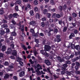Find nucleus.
Returning <instances> with one entry per match:
<instances>
[{"instance_id":"f257e3e1","label":"nucleus","mask_w":80,"mask_h":80,"mask_svg":"<svg viewBox=\"0 0 80 80\" xmlns=\"http://www.w3.org/2000/svg\"><path fill=\"white\" fill-rule=\"evenodd\" d=\"M41 53L43 55H45L47 57H48V53L46 52V51L43 50H42L40 51Z\"/></svg>"},{"instance_id":"f03ea898","label":"nucleus","mask_w":80,"mask_h":80,"mask_svg":"<svg viewBox=\"0 0 80 80\" xmlns=\"http://www.w3.org/2000/svg\"><path fill=\"white\" fill-rule=\"evenodd\" d=\"M12 55L17 57V51L16 50H14L11 52Z\"/></svg>"},{"instance_id":"7ed1b4c3","label":"nucleus","mask_w":80,"mask_h":80,"mask_svg":"<svg viewBox=\"0 0 80 80\" xmlns=\"http://www.w3.org/2000/svg\"><path fill=\"white\" fill-rule=\"evenodd\" d=\"M25 72L24 71H21L19 73V75L20 77H23L25 76Z\"/></svg>"},{"instance_id":"20e7f679","label":"nucleus","mask_w":80,"mask_h":80,"mask_svg":"<svg viewBox=\"0 0 80 80\" xmlns=\"http://www.w3.org/2000/svg\"><path fill=\"white\" fill-rule=\"evenodd\" d=\"M44 62L47 65H51V62H50V61L48 60L45 59L44 60Z\"/></svg>"},{"instance_id":"39448f33","label":"nucleus","mask_w":80,"mask_h":80,"mask_svg":"<svg viewBox=\"0 0 80 80\" xmlns=\"http://www.w3.org/2000/svg\"><path fill=\"white\" fill-rule=\"evenodd\" d=\"M51 47L48 45H46V47L45 48V50L46 51H50Z\"/></svg>"},{"instance_id":"423d86ee","label":"nucleus","mask_w":80,"mask_h":80,"mask_svg":"<svg viewBox=\"0 0 80 80\" xmlns=\"http://www.w3.org/2000/svg\"><path fill=\"white\" fill-rule=\"evenodd\" d=\"M60 38V35H58L57 36V42H60L61 41V39Z\"/></svg>"},{"instance_id":"0eeeda50","label":"nucleus","mask_w":80,"mask_h":80,"mask_svg":"<svg viewBox=\"0 0 80 80\" xmlns=\"http://www.w3.org/2000/svg\"><path fill=\"white\" fill-rule=\"evenodd\" d=\"M36 24V23H35V21H31L29 23V25H32V26H35Z\"/></svg>"},{"instance_id":"6e6552de","label":"nucleus","mask_w":80,"mask_h":80,"mask_svg":"<svg viewBox=\"0 0 80 80\" xmlns=\"http://www.w3.org/2000/svg\"><path fill=\"white\" fill-rule=\"evenodd\" d=\"M6 46H2V48L1 49V51L2 52H5L6 50Z\"/></svg>"},{"instance_id":"1a4fd4ad","label":"nucleus","mask_w":80,"mask_h":80,"mask_svg":"<svg viewBox=\"0 0 80 80\" xmlns=\"http://www.w3.org/2000/svg\"><path fill=\"white\" fill-rule=\"evenodd\" d=\"M29 13L31 16H33L34 15V12L33 10H31L29 12Z\"/></svg>"},{"instance_id":"9d476101","label":"nucleus","mask_w":80,"mask_h":80,"mask_svg":"<svg viewBox=\"0 0 80 80\" xmlns=\"http://www.w3.org/2000/svg\"><path fill=\"white\" fill-rule=\"evenodd\" d=\"M27 7L28 8L29 10H31L32 8H31V5L30 3H28L27 4Z\"/></svg>"},{"instance_id":"9b49d317","label":"nucleus","mask_w":80,"mask_h":80,"mask_svg":"<svg viewBox=\"0 0 80 80\" xmlns=\"http://www.w3.org/2000/svg\"><path fill=\"white\" fill-rule=\"evenodd\" d=\"M10 77V76L8 74H6L5 75V76H4V78L5 79H7V78H8Z\"/></svg>"},{"instance_id":"f8f14e48","label":"nucleus","mask_w":80,"mask_h":80,"mask_svg":"<svg viewBox=\"0 0 80 80\" xmlns=\"http://www.w3.org/2000/svg\"><path fill=\"white\" fill-rule=\"evenodd\" d=\"M3 28H4L5 29H7L8 28V25L5 24H4L2 25Z\"/></svg>"},{"instance_id":"ddd939ff","label":"nucleus","mask_w":80,"mask_h":80,"mask_svg":"<svg viewBox=\"0 0 80 80\" xmlns=\"http://www.w3.org/2000/svg\"><path fill=\"white\" fill-rule=\"evenodd\" d=\"M3 13H4V11H3V9H0V14L3 15Z\"/></svg>"},{"instance_id":"4468645a","label":"nucleus","mask_w":80,"mask_h":80,"mask_svg":"<svg viewBox=\"0 0 80 80\" xmlns=\"http://www.w3.org/2000/svg\"><path fill=\"white\" fill-rule=\"evenodd\" d=\"M11 35L12 36H14V37H16L17 36V33L15 32H12Z\"/></svg>"},{"instance_id":"2eb2a0df","label":"nucleus","mask_w":80,"mask_h":80,"mask_svg":"<svg viewBox=\"0 0 80 80\" xmlns=\"http://www.w3.org/2000/svg\"><path fill=\"white\" fill-rule=\"evenodd\" d=\"M47 12H48L47 10L46 9H45L43 10V13H44V15H47Z\"/></svg>"},{"instance_id":"dca6fc26","label":"nucleus","mask_w":80,"mask_h":80,"mask_svg":"<svg viewBox=\"0 0 80 80\" xmlns=\"http://www.w3.org/2000/svg\"><path fill=\"white\" fill-rule=\"evenodd\" d=\"M18 15V14L17 13H14L12 15V16L15 18H17Z\"/></svg>"},{"instance_id":"f3484780","label":"nucleus","mask_w":80,"mask_h":80,"mask_svg":"<svg viewBox=\"0 0 80 80\" xmlns=\"http://www.w3.org/2000/svg\"><path fill=\"white\" fill-rule=\"evenodd\" d=\"M8 17L9 19H11L13 18V14H10L8 15Z\"/></svg>"},{"instance_id":"a211bd4d","label":"nucleus","mask_w":80,"mask_h":80,"mask_svg":"<svg viewBox=\"0 0 80 80\" xmlns=\"http://www.w3.org/2000/svg\"><path fill=\"white\" fill-rule=\"evenodd\" d=\"M58 60H59V61L61 62H62L63 61V60L62 59H61V57H58Z\"/></svg>"},{"instance_id":"6ab92c4d","label":"nucleus","mask_w":80,"mask_h":80,"mask_svg":"<svg viewBox=\"0 0 80 80\" xmlns=\"http://www.w3.org/2000/svg\"><path fill=\"white\" fill-rule=\"evenodd\" d=\"M19 64L20 65L21 67H23V65L24 64H23V62L21 61H19Z\"/></svg>"},{"instance_id":"aec40b11","label":"nucleus","mask_w":80,"mask_h":80,"mask_svg":"<svg viewBox=\"0 0 80 80\" xmlns=\"http://www.w3.org/2000/svg\"><path fill=\"white\" fill-rule=\"evenodd\" d=\"M38 1L37 0H35L34 1V4L35 5H38Z\"/></svg>"},{"instance_id":"412c9836","label":"nucleus","mask_w":80,"mask_h":80,"mask_svg":"<svg viewBox=\"0 0 80 80\" xmlns=\"http://www.w3.org/2000/svg\"><path fill=\"white\" fill-rule=\"evenodd\" d=\"M18 68H20V69L18 70L17 71V72H20L22 71V67L20 66H18Z\"/></svg>"},{"instance_id":"4be33fe9","label":"nucleus","mask_w":80,"mask_h":80,"mask_svg":"<svg viewBox=\"0 0 80 80\" xmlns=\"http://www.w3.org/2000/svg\"><path fill=\"white\" fill-rule=\"evenodd\" d=\"M16 3L18 4H21L22 3V1L21 0H18L16 1Z\"/></svg>"},{"instance_id":"5701e85b","label":"nucleus","mask_w":80,"mask_h":80,"mask_svg":"<svg viewBox=\"0 0 80 80\" xmlns=\"http://www.w3.org/2000/svg\"><path fill=\"white\" fill-rule=\"evenodd\" d=\"M4 54L2 52H0V58H3Z\"/></svg>"},{"instance_id":"b1692460","label":"nucleus","mask_w":80,"mask_h":80,"mask_svg":"<svg viewBox=\"0 0 80 80\" xmlns=\"http://www.w3.org/2000/svg\"><path fill=\"white\" fill-rule=\"evenodd\" d=\"M80 47V46L79 45H77L75 46L74 47V48L75 49H76V50H78V48H79V47Z\"/></svg>"},{"instance_id":"393cba45","label":"nucleus","mask_w":80,"mask_h":80,"mask_svg":"<svg viewBox=\"0 0 80 80\" xmlns=\"http://www.w3.org/2000/svg\"><path fill=\"white\" fill-rule=\"evenodd\" d=\"M9 58H11V59H12V60H15V57H14L13 55L11 56Z\"/></svg>"},{"instance_id":"a878e982","label":"nucleus","mask_w":80,"mask_h":80,"mask_svg":"<svg viewBox=\"0 0 80 80\" xmlns=\"http://www.w3.org/2000/svg\"><path fill=\"white\" fill-rule=\"evenodd\" d=\"M72 17H77V14H76L75 12H73L72 13Z\"/></svg>"},{"instance_id":"bb28decb","label":"nucleus","mask_w":80,"mask_h":80,"mask_svg":"<svg viewBox=\"0 0 80 80\" xmlns=\"http://www.w3.org/2000/svg\"><path fill=\"white\" fill-rule=\"evenodd\" d=\"M6 33L7 34H8V33H10V29L8 28L6 29Z\"/></svg>"},{"instance_id":"cd10ccee","label":"nucleus","mask_w":80,"mask_h":80,"mask_svg":"<svg viewBox=\"0 0 80 80\" xmlns=\"http://www.w3.org/2000/svg\"><path fill=\"white\" fill-rule=\"evenodd\" d=\"M36 18H40V14L38 13H37L36 15Z\"/></svg>"},{"instance_id":"c85d7f7f","label":"nucleus","mask_w":80,"mask_h":80,"mask_svg":"<svg viewBox=\"0 0 80 80\" xmlns=\"http://www.w3.org/2000/svg\"><path fill=\"white\" fill-rule=\"evenodd\" d=\"M5 32L3 31H1L0 32V34L1 35H4V34H5Z\"/></svg>"},{"instance_id":"c756f323","label":"nucleus","mask_w":80,"mask_h":80,"mask_svg":"<svg viewBox=\"0 0 80 80\" xmlns=\"http://www.w3.org/2000/svg\"><path fill=\"white\" fill-rule=\"evenodd\" d=\"M30 32L32 33V34H34L35 33V31H34V30L32 29H31L30 30Z\"/></svg>"},{"instance_id":"7c9ffc66","label":"nucleus","mask_w":80,"mask_h":80,"mask_svg":"<svg viewBox=\"0 0 80 80\" xmlns=\"http://www.w3.org/2000/svg\"><path fill=\"white\" fill-rule=\"evenodd\" d=\"M8 62L7 61L5 62V63H4V64L5 66H8L9 65Z\"/></svg>"},{"instance_id":"2f4dec72","label":"nucleus","mask_w":80,"mask_h":80,"mask_svg":"<svg viewBox=\"0 0 80 80\" xmlns=\"http://www.w3.org/2000/svg\"><path fill=\"white\" fill-rule=\"evenodd\" d=\"M14 47H15V45L13 44H12L10 45V47L12 48V49L14 48Z\"/></svg>"},{"instance_id":"473e14b6","label":"nucleus","mask_w":80,"mask_h":80,"mask_svg":"<svg viewBox=\"0 0 80 80\" xmlns=\"http://www.w3.org/2000/svg\"><path fill=\"white\" fill-rule=\"evenodd\" d=\"M28 69L29 72H30L31 70V71H33V68H29Z\"/></svg>"},{"instance_id":"72a5a7b5","label":"nucleus","mask_w":80,"mask_h":80,"mask_svg":"<svg viewBox=\"0 0 80 80\" xmlns=\"http://www.w3.org/2000/svg\"><path fill=\"white\" fill-rule=\"evenodd\" d=\"M29 10L30 9H28V8L27 7H26L24 10V11H26V12H28Z\"/></svg>"},{"instance_id":"f704fd0d","label":"nucleus","mask_w":80,"mask_h":80,"mask_svg":"<svg viewBox=\"0 0 80 80\" xmlns=\"http://www.w3.org/2000/svg\"><path fill=\"white\" fill-rule=\"evenodd\" d=\"M34 10L35 12H38V7H35L34 8Z\"/></svg>"},{"instance_id":"c9c22d12","label":"nucleus","mask_w":80,"mask_h":80,"mask_svg":"<svg viewBox=\"0 0 80 80\" xmlns=\"http://www.w3.org/2000/svg\"><path fill=\"white\" fill-rule=\"evenodd\" d=\"M67 30V27H64L63 29V32H66Z\"/></svg>"},{"instance_id":"e433bc0d","label":"nucleus","mask_w":80,"mask_h":80,"mask_svg":"<svg viewBox=\"0 0 80 80\" xmlns=\"http://www.w3.org/2000/svg\"><path fill=\"white\" fill-rule=\"evenodd\" d=\"M42 43L43 45H45V44H46V40L43 39L42 41Z\"/></svg>"},{"instance_id":"4c0bfd02","label":"nucleus","mask_w":80,"mask_h":80,"mask_svg":"<svg viewBox=\"0 0 80 80\" xmlns=\"http://www.w3.org/2000/svg\"><path fill=\"white\" fill-rule=\"evenodd\" d=\"M66 64H68V65H70L71 64V62L69 60H68L66 61Z\"/></svg>"},{"instance_id":"58836bf2","label":"nucleus","mask_w":80,"mask_h":80,"mask_svg":"<svg viewBox=\"0 0 80 80\" xmlns=\"http://www.w3.org/2000/svg\"><path fill=\"white\" fill-rule=\"evenodd\" d=\"M51 32V31H49V32H47L48 36H51V32Z\"/></svg>"},{"instance_id":"ea45409f","label":"nucleus","mask_w":80,"mask_h":80,"mask_svg":"<svg viewBox=\"0 0 80 80\" xmlns=\"http://www.w3.org/2000/svg\"><path fill=\"white\" fill-rule=\"evenodd\" d=\"M47 16L48 18H50L51 17V14L50 13H48L47 14Z\"/></svg>"},{"instance_id":"a19ab883","label":"nucleus","mask_w":80,"mask_h":80,"mask_svg":"<svg viewBox=\"0 0 80 80\" xmlns=\"http://www.w3.org/2000/svg\"><path fill=\"white\" fill-rule=\"evenodd\" d=\"M74 34H77L78 33V30L77 29L75 30L74 31Z\"/></svg>"},{"instance_id":"79ce46f5","label":"nucleus","mask_w":80,"mask_h":80,"mask_svg":"<svg viewBox=\"0 0 80 80\" xmlns=\"http://www.w3.org/2000/svg\"><path fill=\"white\" fill-rule=\"evenodd\" d=\"M45 22H41V26L42 27H45Z\"/></svg>"},{"instance_id":"37998d69","label":"nucleus","mask_w":80,"mask_h":80,"mask_svg":"<svg viewBox=\"0 0 80 80\" xmlns=\"http://www.w3.org/2000/svg\"><path fill=\"white\" fill-rule=\"evenodd\" d=\"M63 67H64L65 68H67L68 67V65L67 64H64L63 65Z\"/></svg>"},{"instance_id":"c03bdc74","label":"nucleus","mask_w":80,"mask_h":80,"mask_svg":"<svg viewBox=\"0 0 80 80\" xmlns=\"http://www.w3.org/2000/svg\"><path fill=\"white\" fill-rule=\"evenodd\" d=\"M21 60V58H19V57L17 58V62H20Z\"/></svg>"},{"instance_id":"a18cd8bd","label":"nucleus","mask_w":80,"mask_h":80,"mask_svg":"<svg viewBox=\"0 0 80 80\" xmlns=\"http://www.w3.org/2000/svg\"><path fill=\"white\" fill-rule=\"evenodd\" d=\"M56 17L58 18H59L60 17H61V16L59 14H57L56 15Z\"/></svg>"},{"instance_id":"49530a36","label":"nucleus","mask_w":80,"mask_h":80,"mask_svg":"<svg viewBox=\"0 0 80 80\" xmlns=\"http://www.w3.org/2000/svg\"><path fill=\"white\" fill-rule=\"evenodd\" d=\"M62 70H63L64 71H67V68H65V67H62Z\"/></svg>"},{"instance_id":"de8ad7c7","label":"nucleus","mask_w":80,"mask_h":80,"mask_svg":"<svg viewBox=\"0 0 80 80\" xmlns=\"http://www.w3.org/2000/svg\"><path fill=\"white\" fill-rule=\"evenodd\" d=\"M12 22L13 23L14 25H16V22L15 21V20H12Z\"/></svg>"},{"instance_id":"09e8293b","label":"nucleus","mask_w":80,"mask_h":80,"mask_svg":"<svg viewBox=\"0 0 80 80\" xmlns=\"http://www.w3.org/2000/svg\"><path fill=\"white\" fill-rule=\"evenodd\" d=\"M75 64L76 65V66L80 67V63L79 62H75Z\"/></svg>"},{"instance_id":"8fccbe9b","label":"nucleus","mask_w":80,"mask_h":80,"mask_svg":"<svg viewBox=\"0 0 80 80\" xmlns=\"http://www.w3.org/2000/svg\"><path fill=\"white\" fill-rule=\"evenodd\" d=\"M12 48H9L8 50H9V51H10L9 52H11V53L12 52V51H13V50H12Z\"/></svg>"},{"instance_id":"3c124183","label":"nucleus","mask_w":80,"mask_h":80,"mask_svg":"<svg viewBox=\"0 0 80 80\" xmlns=\"http://www.w3.org/2000/svg\"><path fill=\"white\" fill-rule=\"evenodd\" d=\"M65 73V72L64 71H62L61 72V75H64Z\"/></svg>"},{"instance_id":"603ef678","label":"nucleus","mask_w":80,"mask_h":80,"mask_svg":"<svg viewBox=\"0 0 80 80\" xmlns=\"http://www.w3.org/2000/svg\"><path fill=\"white\" fill-rule=\"evenodd\" d=\"M15 10L17 12L18 11V6H16L15 7Z\"/></svg>"},{"instance_id":"864d4df0","label":"nucleus","mask_w":80,"mask_h":80,"mask_svg":"<svg viewBox=\"0 0 80 80\" xmlns=\"http://www.w3.org/2000/svg\"><path fill=\"white\" fill-rule=\"evenodd\" d=\"M2 23H7V21L5 19H3L2 21Z\"/></svg>"},{"instance_id":"5fc2aeb1","label":"nucleus","mask_w":80,"mask_h":80,"mask_svg":"<svg viewBox=\"0 0 80 80\" xmlns=\"http://www.w3.org/2000/svg\"><path fill=\"white\" fill-rule=\"evenodd\" d=\"M79 67L80 66H75V68L76 70H78V68H79Z\"/></svg>"},{"instance_id":"6e6d98bb","label":"nucleus","mask_w":80,"mask_h":80,"mask_svg":"<svg viewBox=\"0 0 80 80\" xmlns=\"http://www.w3.org/2000/svg\"><path fill=\"white\" fill-rule=\"evenodd\" d=\"M5 53L6 54H7V55H9V54H10L11 53V52H10V51H8L6 52Z\"/></svg>"},{"instance_id":"4d7b16f0","label":"nucleus","mask_w":80,"mask_h":80,"mask_svg":"<svg viewBox=\"0 0 80 80\" xmlns=\"http://www.w3.org/2000/svg\"><path fill=\"white\" fill-rule=\"evenodd\" d=\"M6 42L8 43H10V40L8 39H7L6 40Z\"/></svg>"},{"instance_id":"13d9d810","label":"nucleus","mask_w":80,"mask_h":80,"mask_svg":"<svg viewBox=\"0 0 80 80\" xmlns=\"http://www.w3.org/2000/svg\"><path fill=\"white\" fill-rule=\"evenodd\" d=\"M13 79H14V80H18V78H17V77L16 76H14L13 77Z\"/></svg>"},{"instance_id":"bf43d9fd","label":"nucleus","mask_w":80,"mask_h":80,"mask_svg":"<svg viewBox=\"0 0 80 80\" xmlns=\"http://www.w3.org/2000/svg\"><path fill=\"white\" fill-rule=\"evenodd\" d=\"M66 73H67L68 75H71V73L70 72H69L68 71L66 72Z\"/></svg>"},{"instance_id":"052dcab7","label":"nucleus","mask_w":80,"mask_h":80,"mask_svg":"<svg viewBox=\"0 0 80 80\" xmlns=\"http://www.w3.org/2000/svg\"><path fill=\"white\" fill-rule=\"evenodd\" d=\"M8 68H13L14 67L12 65H10L8 66Z\"/></svg>"},{"instance_id":"680f3d73","label":"nucleus","mask_w":80,"mask_h":80,"mask_svg":"<svg viewBox=\"0 0 80 80\" xmlns=\"http://www.w3.org/2000/svg\"><path fill=\"white\" fill-rule=\"evenodd\" d=\"M39 34V32H38L34 34V36L37 37L38 36V35Z\"/></svg>"},{"instance_id":"e2e57ef3","label":"nucleus","mask_w":80,"mask_h":80,"mask_svg":"<svg viewBox=\"0 0 80 80\" xmlns=\"http://www.w3.org/2000/svg\"><path fill=\"white\" fill-rule=\"evenodd\" d=\"M75 47V45L72 43L71 44V47L72 48H73V47Z\"/></svg>"},{"instance_id":"0e129e2a","label":"nucleus","mask_w":80,"mask_h":80,"mask_svg":"<svg viewBox=\"0 0 80 80\" xmlns=\"http://www.w3.org/2000/svg\"><path fill=\"white\" fill-rule=\"evenodd\" d=\"M39 40L38 39H35V42L37 43H39V42H38Z\"/></svg>"},{"instance_id":"69168bd1","label":"nucleus","mask_w":80,"mask_h":80,"mask_svg":"<svg viewBox=\"0 0 80 80\" xmlns=\"http://www.w3.org/2000/svg\"><path fill=\"white\" fill-rule=\"evenodd\" d=\"M75 73H77V74H78L79 75H80V72L78 71H75Z\"/></svg>"},{"instance_id":"338daca9","label":"nucleus","mask_w":80,"mask_h":80,"mask_svg":"<svg viewBox=\"0 0 80 80\" xmlns=\"http://www.w3.org/2000/svg\"><path fill=\"white\" fill-rule=\"evenodd\" d=\"M42 20L43 21H45V20H46V18L44 17L42 18Z\"/></svg>"},{"instance_id":"774afa93","label":"nucleus","mask_w":80,"mask_h":80,"mask_svg":"<svg viewBox=\"0 0 80 80\" xmlns=\"http://www.w3.org/2000/svg\"><path fill=\"white\" fill-rule=\"evenodd\" d=\"M69 21H70V22L72 21V18L71 16H70L69 17Z\"/></svg>"}]
</instances>
